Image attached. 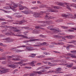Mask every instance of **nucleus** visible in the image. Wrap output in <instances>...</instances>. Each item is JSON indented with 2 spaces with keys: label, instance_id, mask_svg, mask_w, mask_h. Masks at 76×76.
Segmentation results:
<instances>
[{
  "label": "nucleus",
  "instance_id": "f257e3e1",
  "mask_svg": "<svg viewBox=\"0 0 76 76\" xmlns=\"http://www.w3.org/2000/svg\"><path fill=\"white\" fill-rule=\"evenodd\" d=\"M62 16L65 18H67L68 16H69V17H70L71 18H72V19H76V14L74 15V16H73V15H67L65 14L62 15Z\"/></svg>",
  "mask_w": 76,
  "mask_h": 76
},
{
  "label": "nucleus",
  "instance_id": "f03ea898",
  "mask_svg": "<svg viewBox=\"0 0 76 76\" xmlns=\"http://www.w3.org/2000/svg\"><path fill=\"white\" fill-rule=\"evenodd\" d=\"M17 58H14L13 59V60L16 61H21V62H25V61H25L24 60H23L22 59H20L19 58H20V56H16Z\"/></svg>",
  "mask_w": 76,
  "mask_h": 76
},
{
  "label": "nucleus",
  "instance_id": "7ed1b4c3",
  "mask_svg": "<svg viewBox=\"0 0 76 76\" xmlns=\"http://www.w3.org/2000/svg\"><path fill=\"white\" fill-rule=\"evenodd\" d=\"M46 12H45L46 15L45 17L46 19H54V18H55V17H51V16H48V15H50L49 12H48V11H46Z\"/></svg>",
  "mask_w": 76,
  "mask_h": 76
},
{
  "label": "nucleus",
  "instance_id": "20e7f679",
  "mask_svg": "<svg viewBox=\"0 0 76 76\" xmlns=\"http://www.w3.org/2000/svg\"><path fill=\"white\" fill-rule=\"evenodd\" d=\"M56 4L58 5V6H62V7H66L64 5H66L67 3H63L62 2H57L56 3Z\"/></svg>",
  "mask_w": 76,
  "mask_h": 76
},
{
  "label": "nucleus",
  "instance_id": "39448f33",
  "mask_svg": "<svg viewBox=\"0 0 76 76\" xmlns=\"http://www.w3.org/2000/svg\"><path fill=\"white\" fill-rule=\"evenodd\" d=\"M51 27V26H49L48 27V28H49V29L50 30H51V31H53V32H55V33H57V32H59V29L58 28H57V29H54V28H50Z\"/></svg>",
  "mask_w": 76,
  "mask_h": 76
},
{
  "label": "nucleus",
  "instance_id": "423d86ee",
  "mask_svg": "<svg viewBox=\"0 0 76 76\" xmlns=\"http://www.w3.org/2000/svg\"><path fill=\"white\" fill-rule=\"evenodd\" d=\"M2 70L0 69V72L1 74H3V73H7L9 72V70L7 69H5L4 68H2Z\"/></svg>",
  "mask_w": 76,
  "mask_h": 76
},
{
  "label": "nucleus",
  "instance_id": "0eeeda50",
  "mask_svg": "<svg viewBox=\"0 0 76 76\" xmlns=\"http://www.w3.org/2000/svg\"><path fill=\"white\" fill-rule=\"evenodd\" d=\"M22 13L26 14V15H28V14H30L31 13V11H29L28 10H26L25 11H21Z\"/></svg>",
  "mask_w": 76,
  "mask_h": 76
},
{
  "label": "nucleus",
  "instance_id": "6e6552de",
  "mask_svg": "<svg viewBox=\"0 0 76 76\" xmlns=\"http://www.w3.org/2000/svg\"><path fill=\"white\" fill-rule=\"evenodd\" d=\"M38 40H39V39H32L29 40V41L24 40V42L25 43H28V42H31V41H38Z\"/></svg>",
  "mask_w": 76,
  "mask_h": 76
},
{
  "label": "nucleus",
  "instance_id": "1a4fd4ad",
  "mask_svg": "<svg viewBox=\"0 0 76 76\" xmlns=\"http://www.w3.org/2000/svg\"><path fill=\"white\" fill-rule=\"evenodd\" d=\"M6 42H11L12 41V40L10 37H7L5 39Z\"/></svg>",
  "mask_w": 76,
  "mask_h": 76
},
{
  "label": "nucleus",
  "instance_id": "9d476101",
  "mask_svg": "<svg viewBox=\"0 0 76 76\" xmlns=\"http://www.w3.org/2000/svg\"><path fill=\"white\" fill-rule=\"evenodd\" d=\"M40 14L39 13H36L34 15H33V16H34L36 18H40L41 17L39 16Z\"/></svg>",
  "mask_w": 76,
  "mask_h": 76
},
{
  "label": "nucleus",
  "instance_id": "9b49d317",
  "mask_svg": "<svg viewBox=\"0 0 76 76\" xmlns=\"http://www.w3.org/2000/svg\"><path fill=\"white\" fill-rule=\"evenodd\" d=\"M19 7H21V8H20L19 9L20 10H23V9H28V8H27V7H25V6H22V5H20L19 6Z\"/></svg>",
  "mask_w": 76,
  "mask_h": 76
},
{
  "label": "nucleus",
  "instance_id": "f8f14e48",
  "mask_svg": "<svg viewBox=\"0 0 76 76\" xmlns=\"http://www.w3.org/2000/svg\"><path fill=\"white\" fill-rule=\"evenodd\" d=\"M17 48H12V50L14 51H17V52H18L19 53H20V52H22V51H23L22 50H16Z\"/></svg>",
  "mask_w": 76,
  "mask_h": 76
},
{
  "label": "nucleus",
  "instance_id": "ddd939ff",
  "mask_svg": "<svg viewBox=\"0 0 76 76\" xmlns=\"http://www.w3.org/2000/svg\"><path fill=\"white\" fill-rule=\"evenodd\" d=\"M16 65L14 64L9 65V67H11V68H12L13 69H15V68H16Z\"/></svg>",
  "mask_w": 76,
  "mask_h": 76
},
{
  "label": "nucleus",
  "instance_id": "4468645a",
  "mask_svg": "<svg viewBox=\"0 0 76 76\" xmlns=\"http://www.w3.org/2000/svg\"><path fill=\"white\" fill-rule=\"evenodd\" d=\"M15 36H16L17 37H22L23 38H26V39H28V37L27 36H24L23 35H15Z\"/></svg>",
  "mask_w": 76,
  "mask_h": 76
},
{
  "label": "nucleus",
  "instance_id": "2eb2a0df",
  "mask_svg": "<svg viewBox=\"0 0 76 76\" xmlns=\"http://www.w3.org/2000/svg\"><path fill=\"white\" fill-rule=\"evenodd\" d=\"M75 37L74 36L69 35V36H66V38L68 39H72V38H75Z\"/></svg>",
  "mask_w": 76,
  "mask_h": 76
},
{
  "label": "nucleus",
  "instance_id": "dca6fc26",
  "mask_svg": "<svg viewBox=\"0 0 76 76\" xmlns=\"http://www.w3.org/2000/svg\"><path fill=\"white\" fill-rule=\"evenodd\" d=\"M26 49H27V50L28 51H32V50H34V49H31V48L30 47V46H27L26 47Z\"/></svg>",
  "mask_w": 76,
  "mask_h": 76
},
{
  "label": "nucleus",
  "instance_id": "f3484780",
  "mask_svg": "<svg viewBox=\"0 0 76 76\" xmlns=\"http://www.w3.org/2000/svg\"><path fill=\"white\" fill-rule=\"evenodd\" d=\"M50 10L51 12H58V10H56V9H51Z\"/></svg>",
  "mask_w": 76,
  "mask_h": 76
},
{
  "label": "nucleus",
  "instance_id": "a211bd4d",
  "mask_svg": "<svg viewBox=\"0 0 76 76\" xmlns=\"http://www.w3.org/2000/svg\"><path fill=\"white\" fill-rule=\"evenodd\" d=\"M13 4L14 5L13 7L14 8H16V7H17L19 6V4H15V3H13Z\"/></svg>",
  "mask_w": 76,
  "mask_h": 76
},
{
  "label": "nucleus",
  "instance_id": "6ab92c4d",
  "mask_svg": "<svg viewBox=\"0 0 76 76\" xmlns=\"http://www.w3.org/2000/svg\"><path fill=\"white\" fill-rule=\"evenodd\" d=\"M68 56H70L72 58H76V56H74L71 53H69L68 54Z\"/></svg>",
  "mask_w": 76,
  "mask_h": 76
},
{
  "label": "nucleus",
  "instance_id": "aec40b11",
  "mask_svg": "<svg viewBox=\"0 0 76 76\" xmlns=\"http://www.w3.org/2000/svg\"><path fill=\"white\" fill-rule=\"evenodd\" d=\"M52 21L51 20H49V21H45L44 22V23H47L48 24L50 25V23H51V22Z\"/></svg>",
  "mask_w": 76,
  "mask_h": 76
},
{
  "label": "nucleus",
  "instance_id": "412c9836",
  "mask_svg": "<svg viewBox=\"0 0 76 76\" xmlns=\"http://www.w3.org/2000/svg\"><path fill=\"white\" fill-rule=\"evenodd\" d=\"M68 45V46H66V49L67 50H69V49L70 48V47H72V45Z\"/></svg>",
  "mask_w": 76,
  "mask_h": 76
},
{
  "label": "nucleus",
  "instance_id": "4be33fe9",
  "mask_svg": "<svg viewBox=\"0 0 76 76\" xmlns=\"http://www.w3.org/2000/svg\"><path fill=\"white\" fill-rule=\"evenodd\" d=\"M4 8V9H10V8L11 9H12V7H10V6H7V7H5Z\"/></svg>",
  "mask_w": 76,
  "mask_h": 76
},
{
  "label": "nucleus",
  "instance_id": "5701e85b",
  "mask_svg": "<svg viewBox=\"0 0 76 76\" xmlns=\"http://www.w3.org/2000/svg\"><path fill=\"white\" fill-rule=\"evenodd\" d=\"M37 44L38 45H34V47H40V46L41 45V43H37Z\"/></svg>",
  "mask_w": 76,
  "mask_h": 76
},
{
  "label": "nucleus",
  "instance_id": "b1692460",
  "mask_svg": "<svg viewBox=\"0 0 76 76\" xmlns=\"http://www.w3.org/2000/svg\"><path fill=\"white\" fill-rule=\"evenodd\" d=\"M47 7V5L43 4L40 5L39 6V7H40V8H42V7Z\"/></svg>",
  "mask_w": 76,
  "mask_h": 76
},
{
  "label": "nucleus",
  "instance_id": "393cba45",
  "mask_svg": "<svg viewBox=\"0 0 76 76\" xmlns=\"http://www.w3.org/2000/svg\"><path fill=\"white\" fill-rule=\"evenodd\" d=\"M35 73H38V75H41V74H42V72L41 71H38V72L36 71L35 72Z\"/></svg>",
  "mask_w": 76,
  "mask_h": 76
},
{
  "label": "nucleus",
  "instance_id": "a878e982",
  "mask_svg": "<svg viewBox=\"0 0 76 76\" xmlns=\"http://www.w3.org/2000/svg\"><path fill=\"white\" fill-rule=\"evenodd\" d=\"M60 7L59 6H54L53 7V8L54 9H61V8H60Z\"/></svg>",
  "mask_w": 76,
  "mask_h": 76
},
{
  "label": "nucleus",
  "instance_id": "bb28decb",
  "mask_svg": "<svg viewBox=\"0 0 76 76\" xmlns=\"http://www.w3.org/2000/svg\"><path fill=\"white\" fill-rule=\"evenodd\" d=\"M20 47H26V45H23L22 46H18L17 47V48H20Z\"/></svg>",
  "mask_w": 76,
  "mask_h": 76
},
{
  "label": "nucleus",
  "instance_id": "cd10ccee",
  "mask_svg": "<svg viewBox=\"0 0 76 76\" xmlns=\"http://www.w3.org/2000/svg\"><path fill=\"white\" fill-rule=\"evenodd\" d=\"M56 21L57 22H61L63 21V20H56Z\"/></svg>",
  "mask_w": 76,
  "mask_h": 76
},
{
  "label": "nucleus",
  "instance_id": "c85d7f7f",
  "mask_svg": "<svg viewBox=\"0 0 76 76\" xmlns=\"http://www.w3.org/2000/svg\"><path fill=\"white\" fill-rule=\"evenodd\" d=\"M56 70H57L58 72H59V71H61V68H58L56 69Z\"/></svg>",
  "mask_w": 76,
  "mask_h": 76
},
{
  "label": "nucleus",
  "instance_id": "c756f323",
  "mask_svg": "<svg viewBox=\"0 0 76 76\" xmlns=\"http://www.w3.org/2000/svg\"><path fill=\"white\" fill-rule=\"evenodd\" d=\"M46 44H47V42H44L42 43H40L41 45H45Z\"/></svg>",
  "mask_w": 76,
  "mask_h": 76
},
{
  "label": "nucleus",
  "instance_id": "7c9ffc66",
  "mask_svg": "<svg viewBox=\"0 0 76 76\" xmlns=\"http://www.w3.org/2000/svg\"><path fill=\"white\" fill-rule=\"evenodd\" d=\"M53 73H58L59 71H58L57 70L56 71H53Z\"/></svg>",
  "mask_w": 76,
  "mask_h": 76
},
{
  "label": "nucleus",
  "instance_id": "2f4dec72",
  "mask_svg": "<svg viewBox=\"0 0 76 76\" xmlns=\"http://www.w3.org/2000/svg\"><path fill=\"white\" fill-rule=\"evenodd\" d=\"M10 26H1V28H10Z\"/></svg>",
  "mask_w": 76,
  "mask_h": 76
},
{
  "label": "nucleus",
  "instance_id": "473e14b6",
  "mask_svg": "<svg viewBox=\"0 0 76 76\" xmlns=\"http://www.w3.org/2000/svg\"><path fill=\"white\" fill-rule=\"evenodd\" d=\"M38 9V7H35L31 8V9H33L34 10H35L36 9Z\"/></svg>",
  "mask_w": 76,
  "mask_h": 76
},
{
  "label": "nucleus",
  "instance_id": "72a5a7b5",
  "mask_svg": "<svg viewBox=\"0 0 76 76\" xmlns=\"http://www.w3.org/2000/svg\"><path fill=\"white\" fill-rule=\"evenodd\" d=\"M62 28H63V29H68V27H66V26H62L61 27Z\"/></svg>",
  "mask_w": 76,
  "mask_h": 76
},
{
  "label": "nucleus",
  "instance_id": "f704fd0d",
  "mask_svg": "<svg viewBox=\"0 0 76 76\" xmlns=\"http://www.w3.org/2000/svg\"><path fill=\"white\" fill-rule=\"evenodd\" d=\"M15 17L16 18H22V15H17Z\"/></svg>",
  "mask_w": 76,
  "mask_h": 76
},
{
  "label": "nucleus",
  "instance_id": "c9c22d12",
  "mask_svg": "<svg viewBox=\"0 0 76 76\" xmlns=\"http://www.w3.org/2000/svg\"><path fill=\"white\" fill-rule=\"evenodd\" d=\"M66 7L69 10H71V9H70V7L68 5H66Z\"/></svg>",
  "mask_w": 76,
  "mask_h": 76
},
{
  "label": "nucleus",
  "instance_id": "e433bc0d",
  "mask_svg": "<svg viewBox=\"0 0 76 76\" xmlns=\"http://www.w3.org/2000/svg\"><path fill=\"white\" fill-rule=\"evenodd\" d=\"M61 61L62 63H66V61L65 60H61Z\"/></svg>",
  "mask_w": 76,
  "mask_h": 76
},
{
  "label": "nucleus",
  "instance_id": "4c0bfd02",
  "mask_svg": "<svg viewBox=\"0 0 76 76\" xmlns=\"http://www.w3.org/2000/svg\"><path fill=\"white\" fill-rule=\"evenodd\" d=\"M36 63V61H32L30 63V64H35V63Z\"/></svg>",
  "mask_w": 76,
  "mask_h": 76
},
{
  "label": "nucleus",
  "instance_id": "58836bf2",
  "mask_svg": "<svg viewBox=\"0 0 76 76\" xmlns=\"http://www.w3.org/2000/svg\"><path fill=\"white\" fill-rule=\"evenodd\" d=\"M47 12L46 11H45V12H42V11H41L40 12V14H43V13H45Z\"/></svg>",
  "mask_w": 76,
  "mask_h": 76
},
{
  "label": "nucleus",
  "instance_id": "ea45409f",
  "mask_svg": "<svg viewBox=\"0 0 76 76\" xmlns=\"http://www.w3.org/2000/svg\"><path fill=\"white\" fill-rule=\"evenodd\" d=\"M48 60H54V58H48Z\"/></svg>",
  "mask_w": 76,
  "mask_h": 76
},
{
  "label": "nucleus",
  "instance_id": "a19ab883",
  "mask_svg": "<svg viewBox=\"0 0 76 76\" xmlns=\"http://www.w3.org/2000/svg\"><path fill=\"white\" fill-rule=\"evenodd\" d=\"M67 67H72V65L71 64L68 65L66 66Z\"/></svg>",
  "mask_w": 76,
  "mask_h": 76
},
{
  "label": "nucleus",
  "instance_id": "79ce46f5",
  "mask_svg": "<svg viewBox=\"0 0 76 76\" xmlns=\"http://www.w3.org/2000/svg\"><path fill=\"white\" fill-rule=\"evenodd\" d=\"M71 53H76V50H72L71 52Z\"/></svg>",
  "mask_w": 76,
  "mask_h": 76
},
{
  "label": "nucleus",
  "instance_id": "37998d69",
  "mask_svg": "<svg viewBox=\"0 0 76 76\" xmlns=\"http://www.w3.org/2000/svg\"><path fill=\"white\" fill-rule=\"evenodd\" d=\"M29 75L30 76H34V75H35V74L34 73H33Z\"/></svg>",
  "mask_w": 76,
  "mask_h": 76
},
{
  "label": "nucleus",
  "instance_id": "c03bdc74",
  "mask_svg": "<svg viewBox=\"0 0 76 76\" xmlns=\"http://www.w3.org/2000/svg\"><path fill=\"white\" fill-rule=\"evenodd\" d=\"M6 5H8V6H12V4H9V3H7Z\"/></svg>",
  "mask_w": 76,
  "mask_h": 76
},
{
  "label": "nucleus",
  "instance_id": "a18cd8bd",
  "mask_svg": "<svg viewBox=\"0 0 76 76\" xmlns=\"http://www.w3.org/2000/svg\"><path fill=\"white\" fill-rule=\"evenodd\" d=\"M53 72H54V71L52 70V71H48L47 72L48 73H53Z\"/></svg>",
  "mask_w": 76,
  "mask_h": 76
},
{
  "label": "nucleus",
  "instance_id": "49530a36",
  "mask_svg": "<svg viewBox=\"0 0 76 76\" xmlns=\"http://www.w3.org/2000/svg\"><path fill=\"white\" fill-rule=\"evenodd\" d=\"M15 56L14 55H12V56H8V58H12V57H14Z\"/></svg>",
  "mask_w": 76,
  "mask_h": 76
},
{
  "label": "nucleus",
  "instance_id": "de8ad7c7",
  "mask_svg": "<svg viewBox=\"0 0 76 76\" xmlns=\"http://www.w3.org/2000/svg\"><path fill=\"white\" fill-rule=\"evenodd\" d=\"M7 29H5L4 30H2V32H6L7 31Z\"/></svg>",
  "mask_w": 76,
  "mask_h": 76
},
{
  "label": "nucleus",
  "instance_id": "09e8293b",
  "mask_svg": "<svg viewBox=\"0 0 76 76\" xmlns=\"http://www.w3.org/2000/svg\"><path fill=\"white\" fill-rule=\"evenodd\" d=\"M45 26V25H39V27H44Z\"/></svg>",
  "mask_w": 76,
  "mask_h": 76
},
{
  "label": "nucleus",
  "instance_id": "8fccbe9b",
  "mask_svg": "<svg viewBox=\"0 0 76 76\" xmlns=\"http://www.w3.org/2000/svg\"><path fill=\"white\" fill-rule=\"evenodd\" d=\"M5 24H6V22H3L1 23V24L2 25H4Z\"/></svg>",
  "mask_w": 76,
  "mask_h": 76
},
{
  "label": "nucleus",
  "instance_id": "3c124183",
  "mask_svg": "<svg viewBox=\"0 0 76 76\" xmlns=\"http://www.w3.org/2000/svg\"><path fill=\"white\" fill-rule=\"evenodd\" d=\"M56 64H50V66H56Z\"/></svg>",
  "mask_w": 76,
  "mask_h": 76
},
{
  "label": "nucleus",
  "instance_id": "603ef678",
  "mask_svg": "<svg viewBox=\"0 0 76 76\" xmlns=\"http://www.w3.org/2000/svg\"><path fill=\"white\" fill-rule=\"evenodd\" d=\"M19 22L20 23H23V22H25V20H23L22 21H19Z\"/></svg>",
  "mask_w": 76,
  "mask_h": 76
},
{
  "label": "nucleus",
  "instance_id": "864d4df0",
  "mask_svg": "<svg viewBox=\"0 0 76 76\" xmlns=\"http://www.w3.org/2000/svg\"><path fill=\"white\" fill-rule=\"evenodd\" d=\"M40 37H42V38H44V36L42 35V34H40L39 35Z\"/></svg>",
  "mask_w": 76,
  "mask_h": 76
},
{
  "label": "nucleus",
  "instance_id": "5fc2aeb1",
  "mask_svg": "<svg viewBox=\"0 0 76 76\" xmlns=\"http://www.w3.org/2000/svg\"><path fill=\"white\" fill-rule=\"evenodd\" d=\"M68 31L69 32H74V31L73 30H71V29H69L68 30Z\"/></svg>",
  "mask_w": 76,
  "mask_h": 76
},
{
  "label": "nucleus",
  "instance_id": "6e6d98bb",
  "mask_svg": "<svg viewBox=\"0 0 76 76\" xmlns=\"http://www.w3.org/2000/svg\"><path fill=\"white\" fill-rule=\"evenodd\" d=\"M53 37H55L58 38V36L57 35H54Z\"/></svg>",
  "mask_w": 76,
  "mask_h": 76
},
{
  "label": "nucleus",
  "instance_id": "4d7b16f0",
  "mask_svg": "<svg viewBox=\"0 0 76 76\" xmlns=\"http://www.w3.org/2000/svg\"><path fill=\"white\" fill-rule=\"evenodd\" d=\"M67 25H74V23H67Z\"/></svg>",
  "mask_w": 76,
  "mask_h": 76
},
{
  "label": "nucleus",
  "instance_id": "13d9d810",
  "mask_svg": "<svg viewBox=\"0 0 76 76\" xmlns=\"http://www.w3.org/2000/svg\"><path fill=\"white\" fill-rule=\"evenodd\" d=\"M15 24H16V25H20V24H22L21 23H15Z\"/></svg>",
  "mask_w": 76,
  "mask_h": 76
},
{
  "label": "nucleus",
  "instance_id": "bf43d9fd",
  "mask_svg": "<svg viewBox=\"0 0 76 76\" xmlns=\"http://www.w3.org/2000/svg\"><path fill=\"white\" fill-rule=\"evenodd\" d=\"M4 59H5V58H4V57L0 58V60H4Z\"/></svg>",
  "mask_w": 76,
  "mask_h": 76
},
{
  "label": "nucleus",
  "instance_id": "052dcab7",
  "mask_svg": "<svg viewBox=\"0 0 76 76\" xmlns=\"http://www.w3.org/2000/svg\"><path fill=\"white\" fill-rule=\"evenodd\" d=\"M22 62H19L17 63V64H22Z\"/></svg>",
  "mask_w": 76,
  "mask_h": 76
},
{
  "label": "nucleus",
  "instance_id": "680f3d73",
  "mask_svg": "<svg viewBox=\"0 0 76 76\" xmlns=\"http://www.w3.org/2000/svg\"><path fill=\"white\" fill-rule=\"evenodd\" d=\"M21 28H24V29H26V28H28L27 27H23Z\"/></svg>",
  "mask_w": 76,
  "mask_h": 76
},
{
  "label": "nucleus",
  "instance_id": "e2e57ef3",
  "mask_svg": "<svg viewBox=\"0 0 76 76\" xmlns=\"http://www.w3.org/2000/svg\"><path fill=\"white\" fill-rule=\"evenodd\" d=\"M32 4H35V3H36V1H33L32 2Z\"/></svg>",
  "mask_w": 76,
  "mask_h": 76
},
{
  "label": "nucleus",
  "instance_id": "0e129e2a",
  "mask_svg": "<svg viewBox=\"0 0 76 76\" xmlns=\"http://www.w3.org/2000/svg\"><path fill=\"white\" fill-rule=\"evenodd\" d=\"M37 3L38 4H39H39H42V3L40 2L39 1H37Z\"/></svg>",
  "mask_w": 76,
  "mask_h": 76
},
{
  "label": "nucleus",
  "instance_id": "69168bd1",
  "mask_svg": "<svg viewBox=\"0 0 76 76\" xmlns=\"http://www.w3.org/2000/svg\"><path fill=\"white\" fill-rule=\"evenodd\" d=\"M31 55H32V56H36V54L34 53H31Z\"/></svg>",
  "mask_w": 76,
  "mask_h": 76
},
{
  "label": "nucleus",
  "instance_id": "338daca9",
  "mask_svg": "<svg viewBox=\"0 0 76 76\" xmlns=\"http://www.w3.org/2000/svg\"><path fill=\"white\" fill-rule=\"evenodd\" d=\"M35 28H36V29H39V26H36Z\"/></svg>",
  "mask_w": 76,
  "mask_h": 76
},
{
  "label": "nucleus",
  "instance_id": "774afa93",
  "mask_svg": "<svg viewBox=\"0 0 76 76\" xmlns=\"http://www.w3.org/2000/svg\"><path fill=\"white\" fill-rule=\"evenodd\" d=\"M73 43H75L76 42V40H72Z\"/></svg>",
  "mask_w": 76,
  "mask_h": 76
}]
</instances>
